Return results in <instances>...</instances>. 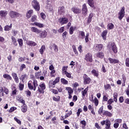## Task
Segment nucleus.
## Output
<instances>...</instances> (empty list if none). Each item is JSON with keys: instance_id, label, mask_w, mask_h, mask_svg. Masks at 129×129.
I'll return each mask as SVG.
<instances>
[{"instance_id": "1", "label": "nucleus", "mask_w": 129, "mask_h": 129, "mask_svg": "<svg viewBox=\"0 0 129 129\" xmlns=\"http://www.w3.org/2000/svg\"><path fill=\"white\" fill-rule=\"evenodd\" d=\"M28 86L30 90H34V91H36L37 87L39 86V84H38V81H37L36 80H34L32 84V81L28 82Z\"/></svg>"}, {"instance_id": "2", "label": "nucleus", "mask_w": 129, "mask_h": 129, "mask_svg": "<svg viewBox=\"0 0 129 129\" xmlns=\"http://www.w3.org/2000/svg\"><path fill=\"white\" fill-rule=\"evenodd\" d=\"M107 48L111 49L115 54H116V53H117V47H116V45H115V43H114V42H109L107 45Z\"/></svg>"}, {"instance_id": "3", "label": "nucleus", "mask_w": 129, "mask_h": 129, "mask_svg": "<svg viewBox=\"0 0 129 129\" xmlns=\"http://www.w3.org/2000/svg\"><path fill=\"white\" fill-rule=\"evenodd\" d=\"M9 16L11 19H16L19 18V17H22V15L20 13L13 11L9 12Z\"/></svg>"}, {"instance_id": "4", "label": "nucleus", "mask_w": 129, "mask_h": 129, "mask_svg": "<svg viewBox=\"0 0 129 129\" xmlns=\"http://www.w3.org/2000/svg\"><path fill=\"white\" fill-rule=\"evenodd\" d=\"M31 5L35 11H37V12L40 11V4H39V2H38V1L33 0L32 2Z\"/></svg>"}, {"instance_id": "5", "label": "nucleus", "mask_w": 129, "mask_h": 129, "mask_svg": "<svg viewBox=\"0 0 129 129\" xmlns=\"http://www.w3.org/2000/svg\"><path fill=\"white\" fill-rule=\"evenodd\" d=\"M45 89H46V85H45V83H41L39 84V87H38L37 91L39 92V93L40 94H44L45 92L44 90H45Z\"/></svg>"}, {"instance_id": "6", "label": "nucleus", "mask_w": 129, "mask_h": 129, "mask_svg": "<svg viewBox=\"0 0 129 129\" xmlns=\"http://www.w3.org/2000/svg\"><path fill=\"white\" fill-rule=\"evenodd\" d=\"M124 10H125V8H124V7H123L118 14V18L119 19V20H120V21H121V20H122V19L123 18V17H124V15L125 14Z\"/></svg>"}, {"instance_id": "7", "label": "nucleus", "mask_w": 129, "mask_h": 129, "mask_svg": "<svg viewBox=\"0 0 129 129\" xmlns=\"http://www.w3.org/2000/svg\"><path fill=\"white\" fill-rule=\"evenodd\" d=\"M84 80V84L86 85V84H89L91 82V79L88 77V76L86 74H84L83 77Z\"/></svg>"}, {"instance_id": "8", "label": "nucleus", "mask_w": 129, "mask_h": 129, "mask_svg": "<svg viewBox=\"0 0 129 129\" xmlns=\"http://www.w3.org/2000/svg\"><path fill=\"white\" fill-rule=\"evenodd\" d=\"M94 50L95 51H101L103 48V45L101 44H95L94 45Z\"/></svg>"}, {"instance_id": "9", "label": "nucleus", "mask_w": 129, "mask_h": 129, "mask_svg": "<svg viewBox=\"0 0 129 129\" xmlns=\"http://www.w3.org/2000/svg\"><path fill=\"white\" fill-rule=\"evenodd\" d=\"M38 34H39V37L40 39H44V38H46L47 37V32L46 30H40Z\"/></svg>"}, {"instance_id": "10", "label": "nucleus", "mask_w": 129, "mask_h": 129, "mask_svg": "<svg viewBox=\"0 0 129 129\" xmlns=\"http://www.w3.org/2000/svg\"><path fill=\"white\" fill-rule=\"evenodd\" d=\"M85 60L87 61V62H92L93 59H92V55H91L90 53H87L86 54L85 57Z\"/></svg>"}, {"instance_id": "11", "label": "nucleus", "mask_w": 129, "mask_h": 129, "mask_svg": "<svg viewBox=\"0 0 129 129\" xmlns=\"http://www.w3.org/2000/svg\"><path fill=\"white\" fill-rule=\"evenodd\" d=\"M65 13V7L64 6H60L58 8V13L59 15H64Z\"/></svg>"}, {"instance_id": "12", "label": "nucleus", "mask_w": 129, "mask_h": 129, "mask_svg": "<svg viewBox=\"0 0 129 129\" xmlns=\"http://www.w3.org/2000/svg\"><path fill=\"white\" fill-rule=\"evenodd\" d=\"M82 14L84 16H86L87 15V6H86V4H84L82 6Z\"/></svg>"}, {"instance_id": "13", "label": "nucleus", "mask_w": 129, "mask_h": 129, "mask_svg": "<svg viewBox=\"0 0 129 129\" xmlns=\"http://www.w3.org/2000/svg\"><path fill=\"white\" fill-rule=\"evenodd\" d=\"M59 22L61 25H64V24H67L68 23V18L65 17H62L59 19Z\"/></svg>"}, {"instance_id": "14", "label": "nucleus", "mask_w": 129, "mask_h": 129, "mask_svg": "<svg viewBox=\"0 0 129 129\" xmlns=\"http://www.w3.org/2000/svg\"><path fill=\"white\" fill-rule=\"evenodd\" d=\"M108 60L109 61L110 64H117V63L119 62V60L117 59L109 58Z\"/></svg>"}, {"instance_id": "15", "label": "nucleus", "mask_w": 129, "mask_h": 129, "mask_svg": "<svg viewBox=\"0 0 129 129\" xmlns=\"http://www.w3.org/2000/svg\"><path fill=\"white\" fill-rule=\"evenodd\" d=\"M105 125V129H111V127H110V125H111V122H110V120L106 119Z\"/></svg>"}, {"instance_id": "16", "label": "nucleus", "mask_w": 129, "mask_h": 129, "mask_svg": "<svg viewBox=\"0 0 129 129\" xmlns=\"http://www.w3.org/2000/svg\"><path fill=\"white\" fill-rule=\"evenodd\" d=\"M72 11L74 14H80V13H81V9L75 7H73Z\"/></svg>"}, {"instance_id": "17", "label": "nucleus", "mask_w": 129, "mask_h": 129, "mask_svg": "<svg viewBox=\"0 0 129 129\" xmlns=\"http://www.w3.org/2000/svg\"><path fill=\"white\" fill-rule=\"evenodd\" d=\"M8 15V11H0V17L2 18H6Z\"/></svg>"}, {"instance_id": "18", "label": "nucleus", "mask_w": 129, "mask_h": 129, "mask_svg": "<svg viewBox=\"0 0 129 129\" xmlns=\"http://www.w3.org/2000/svg\"><path fill=\"white\" fill-rule=\"evenodd\" d=\"M27 45H28V46H37V43L33 41L28 40L26 42Z\"/></svg>"}, {"instance_id": "19", "label": "nucleus", "mask_w": 129, "mask_h": 129, "mask_svg": "<svg viewBox=\"0 0 129 129\" xmlns=\"http://www.w3.org/2000/svg\"><path fill=\"white\" fill-rule=\"evenodd\" d=\"M103 115L108 116V117H111V116H112V113L108 111H104Z\"/></svg>"}, {"instance_id": "20", "label": "nucleus", "mask_w": 129, "mask_h": 129, "mask_svg": "<svg viewBox=\"0 0 129 129\" xmlns=\"http://www.w3.org/2000/svg\"><path fill=\"white\" fill-rule=\"evenodd\" d=\"M40 30H39V29L35 27H32L31 28V32H33V33H36V34H39L40 33Z\"/></svg>"}, {"instance_id": "21", "label": "nucleus", "mask_w": 129, "mask_h": 129, "mask_svg": "<svg viewBox=\"0 0 129 129\" xmlns=\"http://www.w3.org/2000/svg\"><path fill=\"white\" fill-rule=\"evenodd\" d=\"M79 38H80L81 39H84L85 38V32L84 31H79Z\"/></svg>"}, {"instance_id": "22", "label": "nucleus", "mask_w": 129, "mask_h": 129, "mask_svg": "<svg viewBox=\"0 0 129 129\" xmlns=\"http://www.w3.org/2000/svg\"><path fill=\"white\" fill-rule=\"evenodd\" d=\"M88 4L91 8L93 9H95V6H94V1L93 0H88Z\"/></svg>"}, {"instance_id": "23", "label": "nucleus", "mask_w": 129, "mask_h": 129, "mask_svg": "<svg viewBox=\"0 0 129 129\" xmlns=\"http://www.w3.org/2000/svg\"><path fill=\"white\" fill-rule=\"evenodd\" d=\"M23 104V105L21 106V111L25 113V112H27V105H26V103H24V104Z\"/></svg>"}, {"instance_id": "24", "label": "nucleus", "mask_w": 129, "mask_h": 129, "mask_svg": "<svg viewBox=\"0 0 129 129\" xmlns=\"http://www.w3.org/2000/svg\"><path fill=\"white\" fill-rule=\"evenodd\" d=\"M89 87H87V88L83 91H82V97L84 98L85 96L87 94V92L88 91Z\"/></svg>"}, {"instance_id": "25", "label": "nucleus", "mask_w": 129, "mask_h": 129, "mask_svg": "<svg viewBox=\"0 0 129 129\" xmlns=\"http://www.w3.org/2000/svg\"><path fill=\"white\" fill-rule=\"evenodd\" d=\"M16 99L17 100H18V101H19L20 102H21V103H22L23 104H25V100H23V98H22L20 96H17L16 97Z\"/></svg>"}, {"instance_id": "26", "label": "nucleus", "mask_w": 129, "mask_h": 129, "mask_svg": "<svg viewBox=\"0 0 129 129\" xmlns=\"http://www.w3.org/2000/svg\"><path fill=\"white\" fill-rule=\"evenodd\" d=\"M33 13H34V11L33 10H29L26 14L27 18H28V19H30L31 17H32V15L33 14Z\"/></svg>"}, {"instance_id": "27", "label": "nucleus", "mask_w": 129, "mask_h": 129, "mask_svg": "<svg viewBox=\"0 0 129 129\" xmlns=\"http://www.w3.org/2000/svg\"><path fill=\"white\" fill-rule=\"evenodd\" d=\"M11 39L12 40V44H13L14 46H18V42H17V39H16L14 36H12Z\"/></svg>"}, {"instance_id": "28", "label": "nucleus", "mask_w": 129, "mask_h": 129, "mask_svg": "<svg viewBox=\"0 0 129 129\" xmlns=\"http://www.w3.org/2000/svg\"><path fill=\"white\" fill-rule=\"evenodd\" d=\"M55 83L54 82V81L53 80H51V81H49V87L50 88H54V87H55Z\"/></svg>"}, {"instance_id": "29", "label": "nucleus", "mask_w": 129, "mask_h": 129, "mask_svg": "<svg viewBox=\"0 0 129 129\" xmlns=\"http://www.w3.org/2000/svg\"><path fill=\"white\" fill-rule=\"evenodd\" d=\"M107 35V31L104 30L102 33V37L103 40H106V35Z\"/></svg>"}, {"instance_id": "30", "label": "nucleus", "mask_w": 129, "mask_h": 129, "mask_svg": "<svg viewBox=\"0 0 129 129\" xmlns=\"http://www.w3.org/2000/svg\"><path fill=\"white\" fill-rule=\"evenodd\" d=\"M92 18H93V13H91L88 18V24H89L91 22V21H92Z\"/></svg>"}, {"instance_id": "31", "label": "nucleus", "mask_w": 129, "mask_h": 129, "mask_svg": "<svg viewBox=\"0 0 129 129\" xmlns=\"http://www.w3.org/2000/svg\"><path fill=\"white\" fill-rule=\"evenodd\" d=\"M45 50H46V47L44 45H43L41 46V48H40V49L39 50V52L40 54H41V55H43V54H44V52L45 51Z\"/></svg>"}, {"instance_id": "32", "label": "nucleus", "mask_w": 129, "mask_h": 129, "mask_svg": "<svg viewBox=\"0 0 129 129\" xmlns=\"http://www.w3.org/2000/svg\"><path fill=\"white\" fill-rule=\"evenodd\" d=\"M12 95H16L17 94V88L15 86L12 87Z\"/></svg>"}, {"instance_id": "33", "label": "nucleus", "mask_w": 129, "mask_h": 129, "mask_svg": "<svg viewBox=\"0 0 129 129\" xmlns=\"http://www.w3.org/2000/svg\"><path fill=\"white\" fill-rule=\"evenodd\" d=\"M3 77L6 79H8V80H12V77H11L10 75L7 74H4Z\"/></svg>"}, {"instance_id": "34", "label": "nucleus", "mask_w": 129, "mask_h": 129, "mask_svg": "<svg viewBox=\"0 0 129 129\" xmlns=\"http://www.w3.org/2000/svg\"><path fill=\"white\" fill-rule=\"evenodd\" d=\"M12 27H13V24H11L10 26L7 25L5 27L4 30L5 31H10L12 29Z\"/></svg>"}, {"instance_id": "35", "label": "nucleus", "mask_w": 129, "mask_h": 129, "mask_svg": "<svg viewBox=\"0 0 129 129\" xmlns=\"http://www.w3.org/2000/svg\"><path fill=\"white\" fill-rule=\"evenodd\" d=\"M97 57L98 58H102L103 57H104V53H103L102 52H99L97 53Z\"/></svg>"}, {"instance_id": "36", "label": "nucleus", "mask_w": 129, "mask_h": 129, "mask_svg": "<svg viewBox=\"0 0 129 129\" xmlns=\"http://www.w3.org/2000/svg\"><path fill=\"white\" fill-rule=\"evenodd\" d=\"M66 90L68 91L69 94H72L73 93V90L70 87H67Z\"/></svg>"}, {"instance_id": "37", "label": "nucleus", "mask_w": 129, "mask_h": 129, "mask_svg": "<svg viewBox=\"0 0 129 129\" xmlns=\"http://www.w3.org/2000/svg\"><path fill=\"white\" fill-rule=\"evenodd\" d=\"M114 27V25L112 23H109L107 25V28L108 30H112V29H113Z\"/></svg>"}, {"instance_id": "38", "label": "nucleus", "mask_w": 129, "mask_h": 129, "mask_svg": "<svg viewBox=\"0 0 129 129\" xmlns=\"http://www.w3.org/2000/svg\"><path fill=\"white\" fill-rule=\"evenodd\" d=\"M92 74H93L94 76H96V77H98V72L96 71L95 70L92 71Z\"/></svg>"}, {"instance_id": "39", "label": "nucleus", "mask_w": 129, "mask_h": 129, "mask_svg": "<svg viewBox=\"0 0 129 129\" xmlns=\"http://www.w3.org/2000/svg\"><path fill=\"white\" fill-rule=\"evenodd\" d=\"M60 82L62 84H64V85L68 84V81L66 80V79L64 78H61L60 79Z\"/></svg>"}, {"instance_id": "40", "label": "nucleus", "mask_w": 129, "mask_h": 129, "mask_svg": "<svg viewBox=\"0 0 129 129\" xmlns=\"http://www.w3.org/2000/svg\"><path fill=\"white\" fill-rule=\"evenodd\" d=\"M35 26L38 27V28H44V24L37 22H35Z\"/></svg>"}, {"instance_id": "41", "label": "nucleus", "mask_w": 129, "mask_h": 129, "mask_svg": "<svg viewBox=\"0 0 129 129\" xmlns=\"http://www.w3.org/2000/svg\"><path fill=\"white\" fill-rule=\"evenodd\" d=\"M18 43H19V47H23V39H18L17 40Z\"/></svg>"}, {"instance_id": "42", "label": "nucleus", "mask_w": 129, "mask_h": 129, "mask_svg": "<svg viewBox=\"0 0 129 129\" xmlns=\"http://www.w3.org/2000/svg\"><path fill=\"white\" fill-rule=\"evenodd\" d=\"M52 47H53V49H54V51L55 52H58V46L56 45L55 44H52L51 45Z\"/></svg>"}, {"instance_id": "43", "label": "nucleus", "mask_w": 129, "mask_h": 129, "mask_svg": "<svg viewBox=\"0 0 129 129\" xmlns=\"http://www.w3.org/2000/svg\"><path fill=\"white\" fill-rule=\"evenodd\" d=\"M113 100L115 102H117V93H115L113 94Z\"/></svg>"}, {"instance_id": "44", "label": "nucleus", "mask_w": 129, "mask_h": 129, "mask_svg": "<svg viewBox=\"0 0 129 129\" xmlns=\"http://www.w3.org/2000/svg\"><path fill=\"white\" fill-rule=\"evenodd\" d=\"M55 73H56V71H55V70L51 71L50 72L51 77H55V76H56V74Z\"/></svg>"}, {"instance_id": "45", "label": "nucleus", "mask_w": 129, "mask_h": 129, "mask_svg": "<svg viewBox=\"0 0 129 129\" xmlns=\"http://www.w3.org/2000/svg\"><path fill=\"white\" fill-rule=\"evenodd\" d=\"M89 41V33H86V35L85 37V42L87 43Z\"/></svg>"}, {"instance_id": "46", "label": "nucleus", "mask_w": 129, "mask_h": 129, "mask_svg": "<svg viewBox=\"0 0 129 129\" xmlns=\"http://www.w3.org/2000/svg\"><path fill=\"white\" fill-rule=\"evenodd\" d=\"M68 69V67H63L62 70V74H64L67 72V69Z\"/></svg>"}, {"instance_id": "47", "label": "nucleus", "mask_w": 129, "mask_h": 129, "mask_svg": "<svg viewBox=\"0 0 129 129\" xmlns=\"http://www.w3.org/2000/svg\"><path fill=\"white\" fill-rule=\"evenodd\" d=\"M24 84L21 83H19V90L22 91V90H24Z\"/></svg>"}, {"instance_id": "48", "label": "nucleus", "mask_w": 129, "mask_h": 129, "mask_svg": "<svg viewBox=\"0 0 129 129\" xmlns=\"http://www.w3.org/2000/svg\"><path fill=\"white\" fill-rule=\"evenodd\" d=\"M17 109V107H12L8 111L9 112H13L14 111H15V110H16Z\"/></svg>"}, {"instance_id": "49", "label": "nucleus", "mask_w": 129, "mask_h": 129, "mask_svg": "<svg viewBox=\"0 0 129 129\" xmlns=\"http://www.w3.org/2000/svg\"><path fill=\"white\" fill-rule=\"evenodd\" d=\"M53 82H54V84L55 85L57 84V83H59V82H60V77H56Z\"/></svg>"}, {"instance_id": "50", "label": "nucleus", "mask_w": 129, "mask_h": 129, "mask_svg": "<svg viewBox=\"0 0 129 129\" xmlns=\"http://www.w3.org/2000/svg\"><path fill=\"white\" fill-rule=\"evenodd\" d=\"M53 100H54V101H60V96H57L56 97H53Z\"/></svg>"}, {"instance_id": "51", "label": "nucleus", "mask_w": 129, "mask_h": 129, "mask_svg": "<svg viewBox=\"0 0 129 129\" xmlns=\"http://www.w3.org/2000/svg\"><path fill=\"white\" fill-rule=\"evenodd\" d=\"M71 114H72V111H70L68 113H67V114L64 115L65 118H67V117H69V116H70V115H71Z\"/></svg>"}, {"instance_id": "52", "label": "nucleus", "mask_w": 129, "mask_h": 129, "mask_svg": "<svg viewBox=\"0 0 129 129\" xmlns=\"http://www.w3.org/2000/svg\"><path fill=\"white\" fill-rule=\"evenodd\" d=\"M26 77H27V75H26V74L23 75L21 76L20 79H21V80H22V82H24V80H25V79L26 78Z\"/></svg>"}, {"instance_id": "53", "label": "nucleus", "mask_w": 129, "mask_h": 129, "mask_svg": "<svg viewBox=\"0 0 129 129\" xmlns=\"http://www.w3.org/2000/svg\"><path fill=\"white\" fill-rule=\"evenodd\" d=\"M93 102H94L96 106H97V105H98V99H97V98H95Z\"/></svg>"}, {"instance_id": "54", "label": "nucleus", "mask_w": 129, "mask_h": 129, "mask_svg": "<svg viewBox=\"0 0 129 129\" xmlns=\"http://www.w3.org/2000/svg\"><path fill=\"white\" fill-rule=\"evenodd\" d=\"M14 120H15V121H16L17 122H18V123L19 124H22V121H21V120L18 119V118L17 117H14Z\"/></svg>"}, {"instance_id": "55", "label": "nucleus", "mask_w": 129, "mask_h": 129, "mask_svg": "<svg viewBox=\"0 0 129 129\" xmlns=\"http://www.w3.org/2000/svg\"><path fill=\"white\" fill-rule=\"evenodd\" d=\"M25 68H26V64H22L20 67V71H22Z\"/></svg>"}, {"instance_id": "56", "label": "nucleus", "mask_w": 129, "mask_h": 129, "mask_svg": "<svg viewBox=\"0 0 129 129\" xmlns=\"http://www.w3.org/2000/svg\"><path fill=\"white\" fill-rule=\"evenodd\" d=\"M82 112V108H79L78 110V112H77V116H79L80 115V113Z\"/></svg>"}, {"instance_id": "57", "label": "nucleus", "mask_w": 129, "mask_h": 129, "mask_svg": "<svg viewBox=\"0 0 129 129\" xmlns=\"http://www.w3.org/2000/svg\"><path fill=\"white\" fill-rule=\"evenodd\" d=\"M103 111V106L101 107L99 110H98V113L99 114H101Z\"/></svg>"}, {"instance_id": "58", "label": "nucleus", "mask_w": 129, "mask_h": 129, "mask_svg": "<svg viewBox=\"0 0 129 129\" xmlns=\"http://www.w3.org/2000/svg\"><path fill=\"white\" fill-rule=\"evenodd\" d=\"M12 77H13L14 79H16L17 78H18V75H17L16 73H13L12 74Z\"/></svg>"}, {"instance_id": "59", "label": "nucleus", "mask_w": 129, "mask_h": 129, "mask_svg": "<svg viewBox=\"0 0 129 129\" xmlns=\"http://www.w3.org/2000/svg\"><path fill=\"white\" fill-rule=\"evenodd\" d=\"M73 32H74V28H73V27H71L70 29V35H73Z\"/></svg>"}, {"instance_id": "60", "label": "nucleus", "mask_w": 129, "mask_h": 129, "mask_svg": "<svg viewBox=\"0 0 129 129\" xmlns=\"http://www.w3.org/2000/svg\"><path fill=\"white\" fill-rule=\"evenodd\" d=\"M63 74L66 75V76H67V77H68V78H71V74L68 73V72H67V73H65Z\"/></svg>"}, {"instance_id": "61", "label": "nucleus", "mask_w": 129, "mask_h": 129, "mask_svg": "<svg viewBox=\"0 0 129 129\" xmlns=\"http://www.w3.org/2000/svg\"><path fill=\"white\" fill-rule=\"evenodd\" d=\"M125 65L127 67H129V58L128 57L126 58Z\"/></svg>"}, {"instance_id": "62", "label": "nucleus", "mask_w": 129, "mask_h": 129, "mask_svg": "<svg viewBox=\"0 0 129 129\" xmlns=\"http://www.w3.org/2000/svg\"><path fill=\"white\" fill-rule=\"evenodd\" d=\"M37 20V16L36 15H34L32 17L31 22H35Z\"/></svg>"}, {"instance_id": "63", "label": "nucleus", "mask_w": 129, "mask_h": 129, "mask_svg": "<svg viewBox=\"0 0 129 129\" xmlns=\"http://www.w3.org/2000/svg\"><path fill=\"white\" fill-rule=\"evenodd\" d=\"M113 102V100L112 99H109L107 101L108 104L110 105H111V104H112Z\"/></svg>"}, {"instance_id": "64", "label": "nucleus", "mask_w": 129, "mask_h": 129, "mask_svg": "<svg viewBox=\"0 0 129 129\" xmlns=\"http://www.w3.org/2000/svg\"><path fill=\"white\" fill-rule=\"evenodd\" d=\"M40 16H41L42 19H43V20H45L46 19V15H45L44 13H41L40 14Z\"/></svg>"}]
</instances>
